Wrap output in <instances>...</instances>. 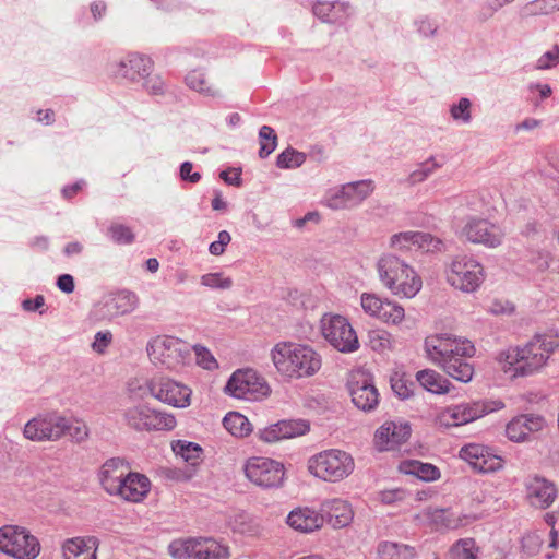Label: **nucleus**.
<instances>
[{
	"label": "nucleus",
	"mask_w": 559,
	"mask_h": 559,
	"mask_svg": "<svg viewBox=\"0 0 559 559\" xmlns=\"http://www.w3.org/2000/svg\"><path fill=\"white\" fill-rule=\"evenodd\" d=\"M424 353L428 361L448 377L468 383L474 377V366L469 362L476 354L473 341L450 332H438L424 340Z\"/></svg>",
	"instance_id": "nucleus-1"
},
{
	"label": "nucleus",
	"mask_w": 559,
	"mask_h": 559,
	"mask_svg": "<svg viewBox=\"0 0 559 559\" xmlns=\"http://www.w3.org/2000/svg\"><path fill=\"white\" fill-rule=\"evenodd\" d=\"M557 347L558 343L551 336L535 335L526 343L499 352L495 360L508 379L526 378L540 372Z\"/></svg>",
	"instance_id": "nucleus-2"
},
{
	"label": "nucleus",
	"mask_w": 559,
	"mask_h": 559,
	"mask_svg": "<svg viewBox=\"0 0 559 559\" xmlns=\"http://www.w3.org/2000/svg\"><path fill=\"white\" fill-rule=\"evenodd\" d=\"M270 356L278 374L288 380L311 378L322 368V356L308 344L278 342Z\"/></svg>",
	"instance_id": "nucleus-3"
},
{
	"label": "nucleus",
	"mask_w": 559,
	"mask_h": 559,
	"mask_svg": "<svg viewBox=\"0 0 559 559\" xmlns=\"http://www.w3.org/2000/svg\"><path fill=\"white\" fill-rule=\"evenodd\" d=\"M377 272L382 286L397 298L413 299L423 288V278L417 270L393 253L379 258Z\"/></svg>",
	"instance_id": "nucleus-4"
},
{
	"label": "nucleus",
	"mask_w": 559,
	"mask_h": 559,
	"mask_svg": "<svg viewBox=\"0 0 559 559\" xmlns=\"http://www.w3.org/2000/svg\"><path fill=\"white\" fill-rule=\"evenodd\" d=\"M356 464L353 455L341 449L320 451L307 461V471L310 475L325 483H340L348 478L355 471Z\"/></svg>",
	"instance_id": "nucleus-5"
},
{
	"label": "nucleus",
	"mask_w": 559,
	"mask_h": 559,
	"mask_svg": "<svg viewBox=\"0 0 559 559\" xmlns=\"http://www.w3.org/2000/svg\"><path fill=\"white\" fill-rule=\"evenodd\" d=\"M447 283L454 289L472 294L477 292L486 280L484 265L473 255H455L444 270Z\"/></svg>",
	"instance_id": "nucleus-6"
},
{
	"label": "nucleus",
	"mask_w": 559,
	"mask_h": 559,
	"mask_svg": "<svg viewBox=\"0 0 559 559\" xmlns=\"http://www.w3.org/2000/svg\"><path fill=\"white\" fill-rule=\"evenodd\" d=\"M126 426L135 431H168L173 430L177 420L170 413L158 411L144 402H130L122 411Z\"/></svg>",
	"instance_id": "nucleus-7"
},
{
	"label": "nucleus",
	"mask_w": 559,
	"mask_h": 559,
	"mask_svg": "<svg viewBox=\"0 0 559 559\" xmlns=\"http://www.w3.org/2000/svg\"><path fill=\"white\" fill-rule=\"evenodd\" d=\"M147 353L155 366L178 371L191 360V347L174 336H157L148 344Z\"/></svg>",
	"instance_id": "nucleus-8"
},
{
	"label": "nucleus",
	"mask_w": 559,
	"mask_h": 559,
	"mask_svg": "<svg viewBox=\"0 0 559 559\" xmlns=\"http://www.w3.org/2000/svg\"><path fill=\"white\" fill-rule=\"evenodd\" d=\"M41 551L39 539L24 526L0 527V552L13 559H36Z\"/></svg>",
	"instance_id": "nucleus-9"
},
{
	"label": "nucleus",
	"mask_w": 559,
	"mask_h": 559,
	"mask_svg": "<svg viewBox=\"0 0 559 559\" xmlns=\"http://www.w3.org/2000/svg\"><path fill=\"white\" fill-rule=\"evenodd\" d=\"M323 338L341 353H354L359 348V340L349 321L341 314L325 313L320 320Z\"/></svg>",
	"instance_id": "nucleus-10"
},
{
	"label": "nucleus",
	"mask_w": 559,
	"mask_h": 559,
	"mask_svg": "<svg viewBox=\"0 0 559 559\" xmlns=\"http://www.w3.org/2000/svg\"><path fill=\"white\" fill-rule=\"evenodd\" d=\"M360 306L364 312L389 326H402L407 321L405 308L394 299L374 293H362Z\"/></svg>",
	"instance_id": "nucleus-11"
},
{
	"label": "nucleus",
	"mask_w": 559,
	"mask_h": 559,
	"mask_svg": "<svg viewBox=\"0 0 559 559\" xmlns=\"http://www.w3.org/2000/svg\"><path fill=\"white\" fill-rule=\"evenodd\" d=\"M153 60L140 52H129L107 66L108 74L117 81L139 83L153 72Z\"/></svg>",
	"instance_id": "nucleus-12"
},
{
	"label": "nucleus",
	"mask_w": 559,
	"mask_h": 559,
	"mask_svg": "<svg viewBox=\"0 0 559 559\" xmlns=\"http://www.w3.org/2000/svg\"><path fill=\"white\" fill-rule=\"evenodd\" d=\"M243 472L248 480L262 488L282 486L285 475L283 464L269 457H250Z\"/></svg>",
	"instance_id": "nucleus-13"
},
{
	"label": "nucleus",
	"mask_w": 559,
	"mask_h": 559,
	"mask_svg": "<svg viewBox=\"0 0 559 559\" xmlns=\"http://www.w3.org/2000/svg\"><path fill=\"white\" fill-rule=\"evenodd\" d=\"M459 236L462 240L474 245L496 248L502 243L504 231L499 225L486 218L472 216L467 218Z\"/></svg>",
	"instance_id": "nucleus-14"
},
{
	"label": "nucleus",
	"mask_w": 559,
	"mask_h": 559,
	"mask_svg": "<svg viewBox=\"0 0 559 559\" xmlns=\"http://www.w3.org/2000/svg\"><path fill=\"white\" fill-rule=\"evenodd\" d=\"M225 390L236 399L247 400H255L270 393V386L265 380L252 369L235 371L228 380Z\"/></svg>",
	"instance_id": "nucleus-15"
},
{
	"label": "nucleus",
	"mask_w": 559,
	"mask_h": 559,
	"mask_svg": "<svg viewBox=\"0 0 559 559\" xmlns=\"http://www.w3.org/2000/svg\"><path fill=\"white\" fill-rule=\"evenodd\" d=\"M150 395L174 407L190 405L191 389L165 376H154L147 380Z\"/></svg>",
	"instance_id": "nucleus-16"
},
{
	"label": "nucleus",
	"mask_w": 559,
	"mask_h": 559,
	"mask_svg": "<svg viewBox=\"0 0 559 559\" xmlns=\"http://www.w3.org/2000/svg\"><path fill=\"white\" fill-rule=\"evenodd\" d=\"M353 403L361 411L370 412L379 404V393L369 372L353 370L347 382Z\"/></svg>",
	"instance_id": "nucleus-17"
},
{
	"label": "nucleus",
	"mask_w": 559,
	"mask_h": 559,
	"mask_svg": "<svg viewBox=\"0 0 559 559\" xmlns=\"http://www.w3.org/2000/svg\"><path fill=\"white\" fill-rule=\"evenodd\" d=\"M63 416L47 413L28 420L24 427V437L32 441H56L62 438Z\"/></svg>",
	"instance_id": "nucleus-18"
},
{
	"label": "nucleus",
	"mask_w": 559,
	"mask_h": 559,
	"mask_svg": "<svg viewBox=\"0 0 559 559\" xmlns=\"http://www.w3.org/2000/svg\"><path fill=\"white\" fill-rule=\"evenodd\" d=\"M371 180H360L344 185L335 191H331L325 198V204L332 210L350 207L362 202L373 191Z\"/></svg>",
	"instance_id": "nucleus-19"
},
{
	"label": "nucleus",
	"mask_w": 559,
	"mask_h": 559,
	"mask_svg": "<svg viewBox=\"0 0 559 559\" xmlns=\"http://www.w3.org/2000/svg\"><path fill=\"white\" fill-rule=\"evenodd\" d=\"M418 518H421L436 530H457L477 520V516L472 513L456 511L451 508H427Z\"/></svg>",
	"instance_id": "nucleus-20"
},
{
	"label": "nucleus",
	"mask_w": 559,
	"mask_h": 559,
	"mask_svg": "<svg viewBox=\"0 0 559 559\" xmlns=\"http://www.w3.org/2000/svg\"><path fill=\"white\" fill-rule=\"evenodd\" d=\"M459 456L481 473H493L503 466V459L480 443L465 444L461 448Z\"/></svg>",
	"instance_id": "nucleus-21"
},
{
	"label": "nucleus",
	"mask_w": 559,
	"mask_h": 559,
	"mask_svg": "<svg viewBox=\"0 0 559 559\" xmlns=\"http://www.w3.org/2000/svg\"><path fill=\"white\" fill-rule=\"evenodd\" d=\"M390 247L399 251L423 250L440 251L443 247L442 241L423 231H404L394 234L390 238Z\"/></svg>",
	"instance_id": "nucleus-22"
},
{
	"label": "nucleus",
	"mask_w": 559,
	"mask_h": 559,
	"mask_svg": "<svg viewBox=\"0 0 559 559\" xmlns=\"http://www.w3.org/2000/svg\"><path fill=\"white\" fill-rule=\"evenodd\" d=\"M546 420L540 415L523 414L512 418L506 426L507 438L515 443L531 441V435L542 431Z\"/></svg>",
	"instance_id": "nucleus-23"
},
{
	"label": "nucleus",
	"mask_w": 559,
	"mask_h": 559,
	"mask_svg": "<svg viewBox=\"0 0 559 559\" xmlns=\"http://www.w3.org/2000/svg\"><path fill=\"white\" fill-rule=\"evenodd\" d=\"M309 431V424L302 419L280 420L258 432L261 441L275 443L285 439L304 436Z\"/></svg>",
	"instance_id": "nucleus-24"
},
{
	"label": "nucleus",
	"mask_w": 559,
	"mask_h": 559,
	"mask_svg": "<svg viewBox=\"0 0 559 559\" xmlns=\"http://www.w3.org/2000/svg\"><path fill=\"white\" fill-rule=\"evenodd\" d=\"M409 436L407 423L385 421L374 433V445L379 451H391L406 442Z\"/></svg>",
	"instance_id": "nucleus-25"
},
{
	"label": "nucleus",
	"mask_w": 559,
	"mask_h": 559,
	"mask_svg": "<svg viewBox=\"0 0 559 559\" xmlns=\"http://www.w3.org/2000/svg\"><path fill=\"white\" fill-rule=\"evenodd\" d=\"M324 522L323 513L308 506L296 507L286 516V524L292 530L302 534L321 530Z\"/></svg>",
	"instance_id": "nucleus-26"
},
{
	"label": "nucleus",
	"mask_w": 559,
	"mask_h": 559,
	"mask_svg": "<svg viewBox=\"0 0 559 559\" xmlns=\"http://www.w3.org/2000/svg\"><path fill=\"white\" fill-rule=\"evenodd\" d=\"M100 542L96 536L85 535L67 538L60 550L62 559H98Z\"/></svg>",
	"instance_id": "nucleus-27"
},
{
	"label": "nucleus",
	"mask_w": 559,
	"mask_h": 559,
	"mask_svg": "<svg viewBox=\"0 0 559 559\" xmlns=\"http://www.w3.org/2000/svg\"><path fill=\"white\" fill-rule=\"evenodd\" d=\"M130 465L121 459L107 460L100 467L98 478L104 490L110 496H116L121 488V484L128 472Z\"/></svg>",
	"instance_id": "nucleus-28"
},
{
	"label": "nucleus",
	"mask_w": 559,
	"mask_h": 559,
	"mask_svg": "<svg viewBox=\"0 0 559 559\" xmlns=\"http://www.w3.org/2000/svg\"><path fill=\"white\" fill-rule=\"evenodd\" d=\"M526 499L537 509L549 508L557 498V488L554 483L544 477L535 476L525 484Z\"/></svg>",
	"instance_id": "nucleus-29"
},
{
	"label": "nucleus",
	"mask_w": 559,
	"mask_h": 559,
	"mask_svg": "<svg viewBox=\"0 0 559 559\" xmlns=\"http://www.w3.org/2000/svg\"><path fill=\"white\" fill-rule=\"evenodd\" d=\"M150 490L151 480L145 475L132 472L130 468L116 496L126 501L138 503L147 497Z\"/></svg>",
	"instance_id": "nucleus-30"
},
{
	"label": "nucleus",
	"mask_w": 559,
	"mask_h": 559,
	"mask_svg": "<svg viewBox=\"0 0 559 559\" xmlns=\"http://www.w3.org/2000/svg\"><path fill=\"white\" fill-rule=\"evenodd\" d=\"M324 519L333 528H343L348 526L354 520V510L352 504L344 499L334 498L322 503Z\"/></svg>",
	"instance_id": "nucleus-31"
},
{
	"label": "nucleus",
	"mask_w": 559,
	"mask_h": 559,
	"mask_svg": "<svg viewBox=\"0 0 559 559\" xmlns=\"http://www.w3.org/2000/svg\"><path fill=\"white\" fill-rule=\"evenodd\" d=\"M465 425L476 421L485 416L501 411L506 404L501 400H473L456 404Z\"/></svg>",
	"instance_id": "nucleus-32"
},
{
	"label": "nucleus",
	"mask_w": 559,
	"mask_h": 559,
	"mask_svg": "<svg viewBox=\"0 0 559 559\" xmlns=\"http://www.w3.org/2000/svg\"><path fill=\"white\" fill-rule=\"evenodd\" d=\"M415 378L424 390L436 395L449 394L454 389L452 382L435 369L426 368L419 370L416 372Z\"/></svg>",
	"instance_id": "nucleus-33"
},
{
	"label": "nucleus",
	"mask_w": 559,
	"mask_h": 559,
	"mask_svg": "<svg viewBox=\"0 0 559 559\" xmlns=\"http://www.w3.org/2000/svg\"><path fill=\"white\" fill-rule=\"evenodd\" d=\"M399 471L406 475L416 476L418 479L427 483L441 478V472L436 465L417 460L402 461L399 465Z\"/></svg>",
	"instance_id": "nucleus-34"
},
{
	"label": "nucleus",
	"mask_w": 559,
	"mask_h": 559,
	"mask_svg": "<svg viewBox=\"0 0 559 559\" xmlns=\"http://www.w3.org/2000/svg\"><path fill=\"white\" fill-rule=\"evenodd\" d=\"M200 537L176 538L167 546V552L173 559H199Z\"/></svg>",
	"instance_id": "nucleus-35"
},
{
	"label": "nucleus",
	"mask_w": 559,
	"mask_h": 559,
	"mask_svg": "<svg viewBox=\"0 0 559 559\" xmlns=\"http://www.w3.org/2000/svg\"><path fill=\"white\" fill-rule=\"evenodd\" d=\"M415 555L413 547L402 543L382 540L377 546L379 559H413Z\"/></svg>",
	"instance_id": "nucleus-36"
},
{
	"label": "nucleus",
	"mask_w": 559,
	"mask_h": 559,
	"mask_svg": "<svg viewBox=\"0 0 559 559\" xmlns=\"http://www.w3.org/2000/svg\"><path fill=\"white\" fill-rule=\"evenodd\" d=\"M231 557L230 547L212 537H202L200 545L199 559H229Z\"/></svg>",
	"instance_id": "nucleus-37"
},
{
	"label": "nucleus",
	"mask_w": 559,
	"mask_h": 559,
	"mask_svg": "<svg viewBox=\"0 0 559 559\" xmlns=\"http://www.w3.org/2000/svg\"><path fill=\"white\" fill-rule=\"evenodd\" d=\"M225 429L237 438H245L252 432V425L246 416L238 412H229L223 419Z\"/></svg>",
	"instance_id": "nucleus-38"
},
{
	"label": "nucleus",
	"mask_w": 559,
	"mask_h": 559,
	"mask_svg": "<svg viewBox=\"0 0 559 559\" xmlns=\"http://www.w3.org/2000/svg\"><path fill=\"white\" fill-rule=\"evenodd\" d=\"M368 342L371 349L380 354L391 352L395 347L393 334L385 329L371 330L368 334Z\"/></svg>",
	"instance_id": "nucleus-39"
},
{
	"label": "nucleus",
	"mask_w": 559,
	"mask_h": 559,
	"mask_svg": "<svg viewBox=\"0 0 559 559\" xmlns=\"http://www.w3.org/2000/svg\"><path fill=\"white\" fill-rule=\"evenodd\" d=\"M173 451L192 467L202 461V449L197 443L178 440L173 443Z\"/></svg>",
	"instance_id": "nucleus-40"
},
{
	"label": "nucleus",
	"mask_w": 559,
	"mask_h": 559,
	"mask_svg": "<svg viewBox=\"0 0 559 559\" xmlns=\"http://www.w3.org/2000/svg\"><path fill=\"white\" fill-rule=\"evenodd\" d=\"M478 552L474 538H462L450 548L448 559H477Z\"/></svg>",
	"instance_id": "nucleus-41"
},
{
	"label": "nucleus",
	"mask_w": 559,
	"mask_h": 559,
	"mask_svg": "<svg viewBox=\"0 0 559 559\" xmlns=\"http://www.w3.org/2000/svg\"><path fill=\"white\" fill-rule=\"evenodd\" d=\"M436 424L447 429L465 425L456 404L441 408L436 416Z\"/></svg>",
	"instance_id": "nucleus-42"
},
{
	"label": "nucleus",
	"mask_w": 559,
	"mask_h": 559,
	"mask_svg": "<svg viewBox=\"0 0 559 559\" xmlns=\"http://www.w3.org/2000/svg\"><path fill=\"white\" fill-rule=\"evenodd\" d=\"M62 426V437L69 436L76 442L84 441L88 436L87 425L83 420L63 416Z\"/></svg>",
	"instance_id": "nucleus-43"
},
{
	"label": "nucleus",
	"mask_w": 559,
	"mask_h": 559,
	"mask_svg": "<svg viewBox=\"0 0 559 559\" xmlns=\"http://www.w3.org/2000/svg\"><path fill=\"white\" fill-rule=\"evenodd\" d=\"M110 306L115 314H126L136 308L138 297L133 293L121 292L112 297Z\"/></svg>",
	"instance_id": "nucleus-44"
},
{
	"label": "nucleus",
	"mask_w": 559,
	"mask_h": 559,
	"mask_svg": "<svg viewBox=\"0 0 559 559\" xmlns=\"http://www.w3.org/2000/svg\"><path fill=\"white\" fill-rule=\"evenodd\" d=\"M559 11V0H534L523 11L524 16L548 15Z\"/></svg>",
	"instance_id": "nucleus-45"
},
{
	"label": "nucleus",
	"mask_w": 559,
	"mask_h": 559,
	"mask_svg": "<svg viewBox=\"0 0 559 559\" xmlns=\"http://www.w3.org/2000/svg\"><path fill=\"white\" fill-rule=\"evenodd\" d=\"M187 85L204 95H215L216 88L207 81L205 74L200 70H192L186 76Z\"/></svg>",
	"instance_id": "nucleus-46"
},
{
	"label": "nucleus",
	"mask_w": 559,
	"mask_h": 559,
	"mask_svg": "<svg viewBox=\"0 0 559 559\" xmlns=\"http://www.w3.org/2000/svg\"><path fill=\"white\" fill-rule=\"evenodd\" d=\"M260 151L259 155L261 158L267 157L274 152L277 145V135L273 128L263 126L259 131Z\"/></svg>",
	"instance_id": "nucleus-47"
},
{
	"label": "nucleus",
	"mask_w": 559,
	"mask_h": 559,
	"mask_svg": "<svg viewBox=\"0 0 559 559\" xmlns=\"http://www.w3.org/2000/svg\"><path fill=\"white\" fill-rule=\"evenodd\" d=\"M305 160V154L293 148H287L278 155L276 165L280 168H295L300 166Z\"/></svg>",
	"instance_id": "nucleus-48"
},
{
	"label": "nucleus",
	"mask_w": 559,
	"mask_h": 559,
	"mask_svg": "<svg viewBox=\"0 0 559 559\" xmlns=\"http://www.w3.org/2000/svg\"><path fill=\"white\" fill-rule=\"evenodd\" d=\"M201 284L212 289H229L233 286V280L224 276L223 273H209L201 277Z\"/></svg>",
	"instance_id": "nucleus-49"
},
{
	"label": "nucleus",
	"mask_w": 559,
	"mask_h": 559,
	"mask_svg": "<svg viewBox=\"0 0 559 559\" xmlns=\"http://www.w3.org/2000/svg\"><path fill=\"white\" fill-rule=\"evenodd\" d=\"M108 233L111 239L119 245H129L134 240L132 230L122 224H112Z\"/></svg>",
	"instance_id": "nucleus-50"
},
{
	"label": "nucleus",
	"mask_w": 559,
	"mask_h": 559,
	"mask_svg": "<svg viewBox=\"0 0 559 559\" xmlns=\"http://www.w3.org/2000/svg\"><path fill=\"white\" fill-rule=\"evenodd\" d=\"M193 352L195 354L197 364L203 369L214 370L218 367L216 359L207 348L201 345H195L193 347Z\"/></svg>",
	"instance_id": "nucleus-51"
},
{
	"label": "nucleus",
	"mask_w": 559,
	"mask_h": 559,
	"mask_svg": "<svg viewBox=\"0 0 559 559\" xmlns=\"http://www.w3.org/2000/svg\"><path fill=\"white\" fill-rule=\"evenodd\" d=\"M439 164H437L433 159L426 160L421 164L416 170H414L409 177L408 181L412 185L419 183L424 181L429 175H431L437 168Z\"/></svg>",
	"instance_id": "nucleus-52"
},
{
	"label": "nucleus",
	"mask_w": 559,
	"mask_h": 559,
	"mask_svg": "<svg viewBox=\"0 0 559 559\" xmlns=\"http://www.w3.org/2000/svg\"><path fill=\"white\" fill-rule=\"evenodd\" d=\"M543 542L544 539L540 533L531 532L523 536L522 548L527 555L534 556L539 551Z\"/></svg>",
	"instance_id": "nucleus-53"
},
{
	"label": "nucleus",
	"mask_w": 559,
	"mask_h": 559,
	"mask_svg": "<svg viewBox=\"0 0 559 559\" xmlns=\"http://www.w3.org/2000/svg\"><path fill=\"white\" fill-rule=\"evenodd\" d=\"M412 386L413 383L406 380L403 376L395 374L391 378V388L401 399H407L412 395Z\"/></svg>",
	"instance_id": "nucleus-54"
},
{
	"label": "nucleus",
	"mask_w": 559,
	"mask_h": 559,
	"mask_svg": "<svg viewBox=\"0 0 559 559\" xmlns=\"http://www.w3.org/2000/svg\"><path fill=\"white\" fill-rule=\"evenodd\" d=\"M451 116L454 120L471 121V102L468 98H461L457 105L452 106Z\"/></svg>",
	"instance_id": "nucleus-55"
},
{
	"label": "nucleus",
	"mask_w": 559,
	"mask_h": 559,
	"mask_svg": "<svg viewBox=\"0 0 559 559\" xmlns=\"http://www.w3.org/2000/svg\"><path fill=\"white\" fill-rule=\"evenodd\" d=\"M514 310L513 302L503 298L493 299L488 307V311L495 316H510Z\"/></svg>",
	"instance_id": "nucleus-56"
},
{
	"label": "nucleus",
	"mask_w": 559,
	"mask_h": 559,
	"mask_svg": "<svg viewBox=\"0 0 559 559\" xmlns=\"http://www.w3.org/2000/svg\"><path fill=\"white\" fill-rule=\"evenodd\" d=\"M143 81V87L151 94L160 95L165 92V82L157 74H147Z\"/></svg>",
	"instance_id": "nucleus-57"
},
{
	"label": "nucleus",
	"mask_w": 559,
	"mask_h": 559,
	"mask_svg": "<svg viewBox=\"0 0 559 559\" xmlns=\"http://www.w3.org/2000/svg\"><path fill=\"white\" fill-rule=\"evenodd\" d=\"M559 62V49L554 48L550 51H547L544 53L538 60H537V68L538 69H549L554 66H556Z\"/></svg>",
	"instance_id": "nucleus-58"
},
{
	"label": "nucleus",
	"mask_w": 559,
	"mask_h": 559,
	"mask_svg": "<svg viewBox=\"0 0 559 559\" xmlns=\"http://www.w3.org/2000/svg\"><path fill=\"white\" fill-rule=\"evenodd\" d=\"M404 497L405 492L402 489L383 490L379 493L381 502L385 504H391L396 501H401L404 499Z\"/></svg>",
	"instance_id": "nucleus-59"
},
{
	"label": "nucleus",
	"mask_w": 559,
	"mask_h": 559,
	"mask_svg": "<svg viewBox=\"0 0 559 559\" xmlns=\"http://www.w3.org/2000/svg\"><path fill=\"white\" fill-rule=\"evenodd\" d=\"M111 333L110 332H98L95 335V341L93 343V349L97 353H104L105 348L110 344L111 342Z\"/></svg>",
	"instance_id": "nucleus-60"
},
{
	"label": "nucleus",
	"mask_w": 559,
	"mask_h": 559,
	"mask_svg": "<svg viewBox=\"0 0 559 559\" xmlns=\"http://www.w3.org/2000/svg\"><path fill=\"white\" fill-rule=\"evenodd\" d=\"M128 392L131 397H143L146 394H150L147 389V381L145 382V385H142L139 380L130 381L128 384Z\"/></svg>",
	"instance_id": "nucleus-61"
},
{
	"label": "nucleus",
	"mask_w": 559,
	"mask_h": 559,
	"mask_svg": "<svg viewBox=\"0 0 559 559\" xmlns=\"http://www.w3.org/2000/svg\"><path fill=\"white\" fill-rule=\"evenodd\" d=\"M192 163L185 162L180 167V177L182 180H189L190 182H198L201 179V175L199 173H192Z\"/></svg>",
	"instance_id": "nucleus-62"
},
{
	"label": "nucleus",
	"mask_w": 559,
	"mask_h": 559,
	"mask_svg": "<svg viewBox=\"0 0 559 559\" xmlns=\"http://www.w3.org/2000/svg\"><path fill=\"white\" fill-rule=\"evenodd\" d=\"M219 177L228 185L239 187L241 185L240 173L237 169L224 170Z\"/></svg>",
	"instance_id": "nucleus-63"
},
{
	"label": "nucleus",
	"mask_w": 559,
	"mask_h": 559,
	"mask_svg": "<svg viewBox=\"0 0 559 559\" xmlns=\"http://www.w3.org/2000/svg\"><path fill=\"white\" fill-rule=\"evenodd\" d=\"M57 286L60 290L70 294L74 290V280L69 274H63L58 277Z\"/></svg>",
	"instance_id": "nucleus-64"
}]
</instances>
